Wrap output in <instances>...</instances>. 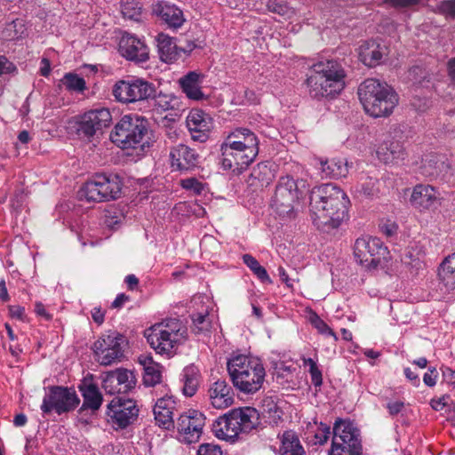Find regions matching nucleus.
<instances>
[{"label":"nucleus","mask_w":455,"mask_h":455,"mask_svg":"<svg viewBox=\"0 0 455 455\" xmlns=\"http://www.w3.org/2000/svg\"><path fill=\"white\" fill-rule=\"evenodd\" d=\"M349 199L331 183L315 187L310 194V212L317 226L338 228L347 214Z\"/></svg>","instance_id":"nucleus-1"},{"label":"nucleus","mask_w":455,"mask_h":455,"mask_svg":"<svg viewBox=\"0 0 455 455\" xmlns=\"http://www.w3.org/2000/svg\"><path fill=\"white\" fill-rule=\"evenodd\" d=\"M346 72L334 60L315 63L307 79L309 95L314 99L334 97L345 88Z\"/></svg>","instance_id":"nucleus-2"},{"label":"nucleus","mask_w":455,"mask_h":455,"mask_svg":"<svg viewBox=\"0 0 455 455\" xmlns=\"http://www.w3.org/2000/svg\"><path fill=\"white\" fill-rule=\"evenodd\" d=\"M227 368L235 388L244 394H255L261 389L266 371L259 358L238 355L228 361Z\"/></svg>","instance_id":"nucleus-3"},{"label":"nucleus","mask_w":455,"mask_h":455,"mask_svg":"<svg viewBox=\"0 0 455 455\" xmlns=\"http://www.w3.org/2000/svg\"><path fill=\"white\" fill-rule=\"evenodd\" d=\"M150 347L160 355L172 356L187 339V328L176 318L155 323L145 331Z\"/></svg>","instance_id":"nucleus-4"},{"label":"nucleus","mask_w":455,"mask_h":455,"mask_svg":"<svg viewBox=\"0 0 455 455\" xmlns=\"http://www.w3.org/2000/svg\"><path fill=\"white\" fill-rule=\"evenodd\" d=\"M110 138L122 149L144 151L151 144L148 120L141 116H124L115 125Z\"/></svg>","instance_id":"nucleus-5"},{"label":"nucleus","mask_w":455,"mask_h":455,"mask_svg":"<svg viewBox=\"0 0 455 455\" xmlns=\"http://www.w3.org/2000/svg\"><path fill=\"white\" fill-rule=\"evenodd\" d=\"M359 100L367 114H391L399 98L386 82L367 78L358 87Z\"/></svg>","instance_id":"nucleus-6"},{"label":"nucleus","mask_w":455,"mask_h":455,"mask_svg":"<svg viewBox=\"0 0 455 455\" xmlns=\"http://www.w3.org/2000/svg\"><path fill=\"white\" fill-rule=\"evenodd\" d=\"M259 423V414L252 407L231 410L219 417L212 424V431L219 439L234 441L240 433H248Z\"/></svg>","instance_id":"nucleus-7"},{"label":"nucleus","mask_w":455,"mask_h":455,"mask_svg":"<svg viewBox=\"0 0 455 455\" xmlns=\"http://www.w3.org/2000/svg\"><path fill=\"white\" fill-rule=\"evenodd\" d=\"M220 152L222 168L240 174L258 156L259 141L252 142L249 138L246 143L232 141L229 144H221Z\"/></svg>","instance_id":"nucleus-8"},{"label":"nucleus","mask_w":455,"mask_h":455,"mask_svg":"<svg viewBox=\"0 0 455 455\" xmlns=\"http://www.w3.org/2000/svg\"><path fill=\"white\" fill-rule=\"evenodd\" d=\"M122 182L116 175L96 174L79 190V197L87 202H105L118 198Z\"/></svg>","instance_id":"nucleus-9"},{"label":"nucleus","mask_w":455,"mask_h":455,"mask_svg":"<svg viewBox=\"0 0 455 455\" xmlns=\"http://www.w3.org/2000/svg\"><path fill=\"white\" fill-rule=\"evenodd\" d=\"M305 188L306 181L303 180H295L290 176L281 177L271 202L274 211L281 217H291L294 204L302 193L301 188Z\"/></svg>","instance_id":"nucleus-10"},{"label":"nucleus","mask_w":455,"mask_h":455,"mask_svg":"<svg viewBox=\"0 0 455 455\" xmlns=\"http://www.w3.org/2000/svg\"><path fill=\"white\" fill-rule=\"evenodd\" d=\"M79 398L72 388L52 386L48 387L41 404L44 414L55 411L58 415L75 410L79 404Z\"/></svg>","instance_id":"nucleus-11"},{"label":"nucleus","mask_w":455,"mask_h":455,"mask_svg":"<svg viewBox=\"0 0 455 455\" xmlns=\"http://www.w3.org/2000/svg\"><path fill=\"white\" fill-rule=\"evenodd\" d=\"M125 338L116 331L103 334L93 344V351L97 361L101 365H110L121 361L124 357Z\"/></svg>","instance_id":"nucleus-12"},{"label":"nucleus","mask_w":455,"mask_h":455,"mask_svg":"<svg viewBox=\"0 0 455 455\" xmlns=\"http://www.w3.org/2000/svg\"><path fill=\"white\" fill-rule=\"evenodd\" d=\"M155 93L154 84L140 78L120 80L113 87V95L118 101L124 103L148 100Z\"/></svg>","instance_id":"nucleus-13"},{"label":"nucleus","mask_w":455,"mask_h":455,"mask_svg":"<svg viewBox=\"0 0 455 455\" xmlns=\"http://www.w3.org/2000/svg\"><path fill=\"white\" fill-rule=\"evenodd\" d=\"M107 413L114 427L125 428L137 419L139 409L133 400L117 396L108 405Z\"/></svg>","instance_id":"nucleus-14"},{"label":"nucleus","mask_w":455,"mask_h":455,"mask_svg":"<svg viewBox=\"0 0 455 455\" xmlns=\"http://www.w3.org/2000/svg\"><path fill=\"white\" fill-rule=\"evenodd\" d=\"M204 424L205 417L202 412L188 410L178 418L176 428L183 442L192 443L199 440Z\"/></svg>","instance_id":"nucleus-15"},{"label":"nucleus","mask_w":455,"mask_h":455,"mask_svg":"<svg viewBox=\"0 0 455 455\" xmlns=\"http://www.w3.org/2000/svg\"><path fill=\"white\" fill-rule=\"evenodd\" d=\"M362 451L359 431L350 421L337 419L333 426L331 450Z\"/></svg>","instance_id":"nucleus-16"},{"label":"nucleus","mask_w":455,"mask_h":455,"mask_svg":"<svg viewBox=\"0 0 455 455\" xmlns=\"http://www.w3.org/2000/svg\"><path fill=\"white\" fill-rule=\"evenodd\" d=\"M425 177L451 182L455 180V169L443 155L432 154L426 156L420 166Z\"/></svg>","instance_id":"nucleus-17"},{"label":"nucleus","mask_w":455,"mask_h":455,"mask_svg":"<svg viewBox=\"0 0 455 455\" xmlns=\"http://www.w3.org/2000/svg\"><path fill=\"white\" fill-rule=\"evenodd\" d=\"M386 248L377 237H360L354 245V256L356 261L366 267H376L379 263V256L382 255Z\"/></svg>","instance_id":"nucleus-18"},{"label":"nucleus","mask_w":455,"mask_h":455,"mask_svg":"<svg viewBox=\"0 0 455 455\" xmlns=\"http://www.w3.org/2000/svg\"><path fill=\"white\" fill-rule=\"evenodd\" d=\"M400 137V132L395 131L394 134L385 135L381 141L374 146L373 150L379 161L388 164L405 158L406 152Z\"/></svg>","instance_id":"nucleus-19"},{"label":"nucleus","mask_w":455,"mask_h":455,"mask_svg":"<svg viewBox=\"0 0 455 455\" xmlns=\"http://www.w3.org/2000/svg\"><path fill=\"white\" fill-rule=\"evenodd\" d=\"M439 202V193L430 185H416L410 196L411 204L419 210L424 212L435 208Z\"/></svg>","instance_id":"nucleus-20"},{"label":"nucleus","mask_w":455,"mask_h":455,"mask_svg":"<svg viewBox=\"0 0 455 455\" xmlns=\"http://www.w3.org/2000/svg\"><path fill=\"white\" fill-rule=\"evenodd\" d=\"M119 51L129 60L144 62L148 60V48L146 44L130 34L122 36Z\"/></svg>","instance_id":"nucleus-21"},{"label":"nucleus","mask_w":455,"mask_h":455,"mask_svg":"<svg viewBox=\"0 0 455 455\" xmlns=\"http://www.w3.org/2000/svg\"><path fill=\"white\" fill-rule=\"evenodd\" d=\"M208 398L213 408L224 410L233 404L234 391L225 379H218L210 385Z\"/></svg>","instance_id":"nucleus-22"},{"label":"nucleus","mask_w":455,"mask_h":455,"mask_svg":"<svg viewBox=\"0 0 455 455\" xmlns=\"http://www.w3.org/2000/svg\"><path fill=\"white\" fill-rule=\"evenodd\" d=\"M172 166L180 171H188L198 166L200 156L195 149L180 144L170 152Z\"/></svg>","instance_id":"nucleus-23"},{"label":"nucleus","mask_w":455,"mask_h":455,"mask_svg":"<svg viewBox=\"0 0 455 455\" xmlns=\"http://www.w3.org/2000/svg\"><path fill=\"white\" fill-rule=\"evenodd\" d=\"M101 127L98 116H74L68 123L67 129L70 133L79 137H92Z\"/></svg>","instance_id":"nucleus-24"},{"label":"nucleus","mask_w":455,"mask_h":455,"mask_svg":"<svg viewBox=\"0 0 455 455\" xmlns=\"http://www.w3.org/2000/svg\"><path fill=\"white\" fill-rule=\"evenodd\" d=\"M175 408L176 402L172 396L159 398L153 410L156 424L164 429L173 427V411Z\"/></svg>","instance_id":"nucleus-25"},{"label":"nucleus","mask_w":455,"mask_h":455,"mask_svg":"<svg viewBox=\"0 0 455 455\" xmlns=\"http://www.w3.org/2000/svg\"><path fill=\"white\" fill-rule=\"evenodd\" d=\"M204 79V75L203 73L190 71L180 78L179 84L188 99L201 100L205 99V95L201 89Z\"/></svg>","instance_id":"nucleus-26"},{"label":"nucleus","mask_w":455,"mask_h":455,"mask_svg":"<svg viewBox=\"0 0 455 455\" xmlns=\"http://www.w3.org/2000/svg\"><path fill=\"white\" fill-rule=\"evenodd\" d=\"M387 50L385 45L376 40L365 41L359 47V59L365 66L375 67L387 54Z\"/></svg>","instance_id":"nucleus-27"},{"label":"nucleus","mask_w":455,"mask_h":455,"mask_svg":"<svg viewBox=\"0 0 455 455\" xmlns=\"http://www.w3.org/2000/svg\"><path fill=\"white\" fill-rule=\"evenodd\" d=\"M153 12L170 28H178L185 21L182 11L167 2H159L154 5Z\"/></svg>","instance_id":"nucleus-28"},{"label":"nucleus","mask_w":455,"mask_h":455,"mask_svg":"<svg viewBox=\"0 0 455 455\" xmlns=\"http://www.w3.org/2000/svg\"><path fill=\"white\" fill-rule=\"evenodd\" d=\"M438 275L441 290L455 295V252L446 257L442 262Z\"/></svg>","instance_id":"nucleus-29"},{"label":"nucleus","mask_w":455,"mask_h":455,"mask_svg":"<svg viewBox=\"0 0 455 455\" xmlns=\"http://www.w3.org/2000/svg\"><path fill=\"white\" fill-rule=\"evenodd\" d=\"M187 126L195 140L203 141L212 128V119L211 116H188Z\"/></svg>","instance_id":"nucleus-30"},{"label":"nucleus","mask_w":455,"mask_h":455,"mask_svg":"<svg viewBox=\"0 0 455 455\" xmlns=\"http://www.w3.org/2000/svg\"><path fill=\"white\" fill-rule=\"evenodd\" d=\"M139 363L143 366V382L146 386L153 387L161 381V366L156 363L151 355H141Z\"/></svg>","instance_id":"nucleus-31"},{"label":"nucleus","mask_w":455,"mask_h":455,"mask_svg":"<svg viewBox=\"0 0 455 455\" xmlns=\"http://www.w3.org/2000/svg\"><path fill=\"white\" fill-rule=\"evenodd\" d=\"M320 164L321 172L324 178H344L347 175L349 170L348 162L343 158L321 160Z\"/></svg>","instance_id":"nucleus-32"},{"label":"nucleus","mask_w":455,"mask_h":455,"mask_svg":"<svg viewBox=\"0 0 455 455\" xmlns=\"http://www.w3.org/2000/svg\"><path fill=\"white\" fill-rule=\"evenodd\" d=\"M117 383L118 392L127 393L135 387L136 379L133 373L125 369H117L107 373V383Z\"/></svg>","instance_id":"nucleus-33"},{"label":"nucleus","mask_w":455,"mask_h":455,"mask_svg":"<svg viewBox=\"0 0 455 455\" xmlns=\"http://www.w3.org/2000/svg\"><path fill=\"white\" fill-rule=\"evenodd\" d=\"M280 455H305L298 435L292 431H285L281 437Z\"/></svg>","instance_id":"nucleus-34"},{"label":"nucleus","mask_w":455,"mask_h":455,"mask_svg":"<svg viewBox=\"0 0 455 455\" xmlns=\"http://www.w3.org/2000/svg\"><path fill=\"white\" fill-rule=\"evenodd\" d=\"M156 41L160 58L163 61L172 62L177 59L178 48L171 36L160 33L156 37Z\"/></svg>","instance_id":"nucleus-35"},{"label":"nucleus","mask_w":455,"mask_h":455,"mask_svg":"<svg viewBox=\"0 0 455 455\" xmlns=\"http://www.w3.org/2000/svg\"><path fill=\"white\" fill-rule=\"evenodd\" d=\"M183 394L186 396H193L199 386V371L194 365L184 368L182 371Z\"/></svg>","instance_id":"nucleus-36"},{"label":"nucleus","mask_w":455,"mask_h":455,"mask_svg":"<svg viewBox=\"0 0 455 455\" xmlns=\"http://www.w3.org/2000/svg\"><path fill=\"white\" fill-rule=\"evenodd\" d=\"M84 397L83 407L92 409V411L98 410L102 403V395L94 384H88L80 387Z\"/></svg>","instance_id":"nucleus-37"},{"label":"nucleus","mask_w":455,"mask_h":455,"mask_svg":"<svg viewBox=\"0 0 455 455\" xmlns=\"http://www.w3.org/2000/svg\"><path fill=\"white\" fill-rule=\"evenodd\" d=\"M154 106L156 111L180 110V100L172 94L159 93L153 96Z\"/></svg>","instance_id":"nucleus-38"},{"label":"nucleus","mask_w":455,"mask_h":455,"mask_svg":"<svg viewBox=\"0 0 455 455\" xmlns=\"http://www.w3.org/2000/svg\"><path fill=\"white\" fill-rule=\"evenodd\" d=\"M121 12L125 19L134 21L141 20L142 6L138 0H123Z\"/></svg>","instance_id":"nucleus-39"},{"label":"nucleus","mask_w":455,"mask_h":455,"mask_svg":"<svg viewBox=\"0 0 455 455\" xmlns=\"http://www.w3.org/2000/svg\"><path fill=\"white\" fill-rule=\"evenodd\" d=\"M243 261L261 282L267 283H272L266 268L263 267L253 256L244 254L243 256Z\"/></svg>","instance_id":"nucleus-40"},{"label":"nucleus","mask_w":455,"mask_h":455,"mask_svg":"<svg viewBox=\"0 0 455 455\" xmlns=\"http://www.w3.org/2000/svg\"><path fill=\"white\" fill-rule=\"evenodd\" d=\"M378 180L372 177H363L355 188V192L366 197L372 196L378 192Z\"/></svg>","instance_id":"nucleus-41"},{"label":"nucleus","mask_w":455,"mask_h":455,"mask_svg":"<svg viewBox=\"0 0 455 455\" xmlns=\"http://www.w3.org/2000/svg\"><path fill=\"white\" fill-rule=\"evenodd\" d=\"M68 91L82 92L85 89V81L74 73H67L60 80Z\"/></svg>","instance_id":"nucleus-42"},{"label":"nucleus","mask_w":455,"mask_h":455,"mask_svg":"<svg viewBox=\"0 0 455 455\" xmlns=\"http://www.w3.org/2000/svg\"><path fill=\"white\" fill-rule=\"evenodd\" d=\"M249 138H251L252 141H259L256 135L250 130L246 128H237L227 136L222 144H229L232 141L246 143V140H249Z\"/></svg>","instance_id":"nucleus-43"},{"label":"nucleus","mask_w":455,"mask_h":455,"mask_svg":"<svg viewBox=\"0 0 455 455\" xmlns=\"http://www.w3.org/2000/svg\"><path fill=\"white\" fill-rule=\"evenodd\" d=\"M193 330L196 333H204L211 329L212 322L209 318L207 310L199 312L192 315Z\"/></svg>","instance_id":"nucleus-44"},{"label":"nucleus","mask_w":455,"mask_h":455,"mask_svg":"<svg viewBox=\"0 0 455 455\" xmlns=\"http://www.w3.org/2000/svg\"><path fill=\"white\" fill-rule=\"evenodd\" d=\"M310 323L321 333L333 337L335 340L338 339L335 332L322 320L316 313L309 315Z\"/></svg>","instance_id":"nucleus-45"},{"label":"nucleus","mask_w":455,"mask_h":455,"mask_svg":"<svg viewBox=\"0 0 455 455\" xmlns=\"http://www.w3.org/2000/svg\"><path fill=\"white\" fill-rule=\"evenodd\" d=\"M435 12L443 15L446 19L455 20V0H443L435 7Z\"/></svg>","instance_id":"nucleus-46"},{"label":"nucleus","mask_w":455,"mask_h":455,"mask_svg":"<svg viewBox=\"0 0 455 455\" xmlns=\"http://www.w3.org/2000/svg\"><path fill=\"white\" fill-rule=\"evenodd\" d=\"M304 365L309 367L312 384L320 387L323 383L322 372L312 358L304 359Z\"/></svg>","instance_id":"nucleus-47"},{"label":"nucleus","mask_w":455,"mask_h":455,"mask_svg":"<svg viewBox=\"0 0 455 455\" xmlns=\"http://www.w3.org/2000/svg\"><path fill=\"white\" fill-rule=\"evenodd\" d=\"M271 173L270 170L267 168V164H259L255 168H253V171L251 172V177L258 180L259 182L263 183H268L271 180Z\"/></svg>","instance_id":"nucleus-48"},{"label":"nucleus","mask_w":455,"mask_h":455,"mask_svg":"<svg viewBox=\"0 0 455 455\" xmlns=\"http://www.w3.org/2000/svg\"><path fill=\"white\" fill-rule=\"evenodd\" d=\"M263 413L268 414L273 419H280L281 411L272 398H266L262 403Z\"/></svg>","instance_id":"nucleus-49"},{"label":"nucleus","mask_w":455,"mask_h":455,"mask_svg":"<svg viewBox=\"0 0 455 455\" xmlns=\"http://www.w3.org/2000/svg\"><path fill=\"white\" fill-rule=\"evenodd\" d=\"M420 0H384V4L395 9L412 8L419 4Z\"/></svg>","instance_id":"nucleus-50"},{"label":"nucleus","mask_w":455,"mask_h":455,"mask_svg":"<svg viewBox=\"0 0 455 455\" xmlns=\"http://www.w3.org/2000/svg\"><path fill=\"white\" fill-rule=\"evenodd\" d=\"M183 188L200 194L203 190L202 183L196 178H188L180 180Z\"/></svg>","instance_id":"nucleus-51"},{"label":"nucleus","mask_w":455,"mask_h":455,"mask_svg":"<svg viewBox=\"0 0 455 455\" xmlns=\"http://www.w3.org/2000/svg\"><path fill=\"white\" fill-rule=\"evenodd\" d=\"M197 455H222V451L219 445L203 443L198 448Z\"/></svg>","instance_id":"nucleus-52"},{"label":"nucleus","mask_w":455,"mask_h":455,"mask_svg":"<svg viewBox=\"0 0 455 455\" xmlns=\"http://www.w3.org/2000/svg\"><path fill=\"white\" fill-rule=\"evenodd\" d=\"M408 77L413 83L419 84L426 77V72L421 67L414 66L409 70Z\"/></svg>","instance_id":"nucleus-53"},{"label":"nucleus","mask_w":455,"mask_h":455,"mask_svg":"<svg viewBox=\"0 0 455 455\" xmlns=\"http://www.w3.org/2000/svg\"><path fill=\"white\" fill-rule=\"evenodd\" d=\"M267 7L269 12L278 13L280 15H285L288 12V8L285 4H280L275 0L268 1Z\"/></svg>","instance_id":"nucleus-54"},{"label":"nucleus","mask_w":455,"mask_h":455,"mask_svg":"<svg viewBox=\"0 0 455 455\" xmlns=\"http://www.w3.org/2000/svg\"><path fill=\"white\" fill-rule=\"evenodd\" d=\"M330 427L322 425V427L319 428L318 432L315 435V443H318L320 445L324 444L327 443L330 435Z\"/></svg>","instance_id":"nucleus-55"},{"label":"nucleus","mask_w":455,"mask_h":455,"mask_svg":"<svg viewBox=\"0 0 455 455\" xmlns=\"http://www.w3.org/2000/svg\"><path fill=\"white\" fill-rule=\"evenodd\" d=\"M16 70L15 65L5 56H0V75L11 74Z\"/></svg>","instance_id":"nucleus-56"},{"label":"nucleus","mask_w":455,"mask_h":455,"mask_svg":"<svg viewBox=\"0 0 455 455\" xmlns=\"http://www.w3.org/2000/svg\"><path fill=\"white\" fill-rule=\"evenodd\" d=\"M9 314L11 317L20 321H25L26 319L25 308L18 305L9 306Z\"/></svg>","instance_id":"nucleus-57"},{"label":"nucleus","mask_w":455,"mask_h":455,"mask_svg":"<svg viewBox=\"0 0 455 455\" xmlns=\"http://www.w3.org/2000/svg\"><path fill=\"white\" fill-rule=\"evenodd\" d=\"M387 409L391 416L397 415L404 409V403L402 401H391L387 403Z\"/></svg>","instance_id":"nucleus-58"},{"label":"nucleus","mask_w":455,"mask_h":455,"mask_svg":"<svg viewBox=\"0 0 455 455\" xmlns=\"http://www.w3.org/2000/svg\"><path fill=\"white\" fill-rule=\"evenodd\" d=\"M437 373L435 367L429 368L428 371L423 376L424 383L428 387H434L436 384Z\"/></svg>","instance_id":"nucleus-59"},{"label":"nucleus","mask_w":455,"mask_h":455,"mask_svg":"<svg viewBox=\"0 0 455 455\" xmlns=\"http://www.w3.org/2000/svg\"><path fill=\"white\" fill-rule=\"evenodd\" d=\"M448 396H442L439 398H433L430 402L431 407L435 411H442L447 404Z\"/></svg>","instance_id":"nucleus-60"},{"label":"nucleus","mask_w":455,"mask_h":455,"mask_svg":"<svg viewBox=\"0 0 455 455\" xmlns=\"http://www.w3.org/2000/svg\"><path fill=\"white\" fill-rule=\"evenodd\" d=\"M443 370V379L450 385L455 386V371L449 367H444Z\"/></svg>","instance_id":"nucleus-61"},{"label":"nucleus","mask_w":455,"mask_h":455,"mask_svg":"<svg viewBox=\"0 0 455 455\" xmlns=\"http://www.w3.org/2000/svg\"><path fill=\"white\" fill-rule=\"evenodd\" d=\"M92 317L96 323L101 324L105 319V312L100 307H93Z\"/></svg>","instance_id":"nucleus-62"},{"label":"nucleus","mask_w":455,"mask_h":455,"mask_svg":"<svg viewBox=\"0 0 455 455\" xmlns=\"http://www.w3.org/2000/svg\"><path fill=\"white\" fill-rule=\"evenodd\" d=\"M405 377L411 381L412 385L415 387H419L420 384V379L417 373L412 371L410 368L404 369Z\"/></svg>","instance_id":"nucleus-63"},{"label":"nucleus","mask_w":455,"mask_h":455,"mask_svg":"<svg viewBox=\"0 0 455 455\" xmlns=\"http://www.w3.org/2000/svg\"><path fill=\"white\" fill-rule=\"evenodd\" d=\"M447 70L451 83L455 85V58H451L448 60Z\"/></svg>","instance_id":"nucleus-64"}]
</instances>
